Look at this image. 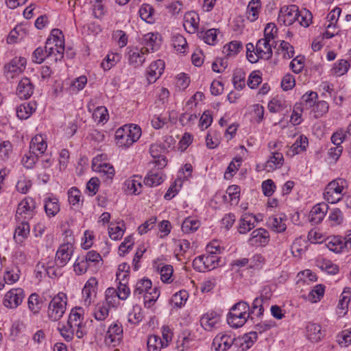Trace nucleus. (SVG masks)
<instances>
[{"label":"nucleus","instance_id":"nucleus-46","mask_svg":"<svg viewBox=\"0 0 351 351\" xmlns=\"http://www.w3.org/2000/svg\"><path fill=\"white\" fill-rule=\"evenodd\" d=\"M283 52V58L285 59H290L293 57L295 51L294 48L288 42L282 40L278 48L277 49L276 53H280V51Z\"/></svg>","mask_w":351,"mask_h":351},{"label":"nucleus","instance_id":"nucleus-53","mask_svg":"<svg viewBox=\"0 0 351 351\" xmlns=\"http://www.w3.org/2000/svg\"><path fill=\"white\" fill-rule=\"evenodd\" d=\"M308 145V138L306 136H300L295 142L292 145L291 149L295 154H299L301 152L306 150Z\"/></svg>","mask_w":351,"mask_h":351},{"label":"nucleus","instance_id":"nucleus-63","mask_svg":"<svg viewBox=\"0 0 351 351\" xmlns=\"http://www.w3.org/2000/svg\"><path fill=\"white\" fill-rule=\"evenodd\" d=\"M19 270L16 267L6 270L4 274L5 282L9 284L16 282L19 278Z\"/></svg>","mask_w":351,"mask_h":351},{"label":"nucleus","instance_id":"nucleus-4","mask_svg":"<svg viewBox=\"0 0 351 351\" xmlns=\"http://www.w3.org/2000/svg\"><path fill=\"white\" fill-rule=\"evenodd\" d=\"M300 12H299L298 7L295 5H290L287 7L281 8L278 22L280 25L289 26L292 25L295 21H299Z\"/></svg>","mask_w":351,"mask_h":351},{"label":"nucleus","instance_id":"nucleus-45","mask_svg":"<svg viewBox=\"0 0 351 351\" xmlns=\"http://www.w3.org/2000/svg\"><path fill=\"white\" fill-rule=\"evenodd\" d=\"M137 176H134L132 179H128L125 182L127 191L132 194H139L141 192L142 184L139 180H136Z\"/></svg>","mask_w":351,"mask_h":351},{"label":"nucleus","instance_id":"nucleus-51","mask_svg":"<svg viewBox=\"0 0 351 351\" xmlns=\"http://www.w3.org/2000/svg\"><path fill=\"white\" fill-rule=\"evenodd\" d=\"M66 295L64 293H59L51 299L48 307H66Z\"/></svg>","mask_w":351,"mask_h":351},{"label":"nucleus","instance_id":"nucleus-26","mask_svg":"<svg viewBox=\"0 0 351 351\" xmlns=\"http://www.w3.org/2000/svg\"><path fill=\"white\" fill-rule=\"evenodd\" d=\"M36 103L28 102L20 105L16 110V115L20 119H26L36 110Z\"/></svg>","mask_w":351,"mask_h":351},{"label":"nucleus","instance_id":"nucleus-17","mask_svg":"<svg viewBox=\"0 0 351 351\" xmlns=\"http://www.w3.org/2000/svg\"><path fill=\"white\" fill-rule=\"evenodd\" d=\"M258 220L256 217L252 214L245 213L239 219L238 231L240 234H246L255 227V223Z\"/></svg>","mask_w":351,"mask_h":351},{"label":"nucleus","instance_id":"nucleus-41","mask_svg":"<svg viewBox=\"0 0 351 351\" xmlns=\"http://www.w3.org/2000/svg\"><path fill=\"white\" fill-rule=\"evenodd\" d=\"M163 182L162 174L161 172H149L144 179L145 185L152 187L160 184Z\"/></svg>","mask_w":351,"mask_h":351},{"label":"nucleus","instance_id":"nucleus-9","mask_svg":"<svg viewBox=\"0 0 351 351\" xmlns=\"http://www.w3.org/2000/svg\"><path fill=\"white\" fill-rule=\"evenodd\" d=\"M232 345L235 346L234 338L230 335H217L213 339L212 350L213 351H226Z\"/></svg>","mask_w":351,"mask_h":351},{"label":"nucleus","instance_id":"nucleus-38","mask_svg":"<svg viewBox=\"0 0 351 351\" xmlns=\"http://www.w3.org/2000/svg\"><path fill=\"white\" fill-rule=\"evenodd\" d=\"M200 226L199 220L188 217L184 219L182 224V230L186 234H190L196 231Z\"/></svg>","mask_w":351,"mask_h":351},{"label":"nucleus","instance_id":"nucleus-47","mask_svg":"<svg viewBox=\"0 0 351 351\" xmlns=\"http://www.w3.org/2000/svg\"><path fill=\"white\" fill-rule=\"evenodd\" d=\"M213 254V253L210 251V254L202 255L206 269L208 270L213 269L219 265L220 258L218 255Z\"/></svg>","mask_w":351,"mask_h":351},{"label":"nucleus","instance_id":"nucleus-32","mask_svg":"<svg viewBox=\"0 0 351 351\" xmlns=\"http://www.w3.org/2000/svg\"><path fill=\"white\" fill-rule=\"evenodd\" d=\"M82 308H71L67 325L71 328H81L83 320V315L77 312V310H82Z\"/></svg>","mask_w":351,"mask_h":351},{"label":"nucleus","instance_id":"nucleus-60","mask_svg":"<svg viewBox=\"0 0 351 351\" xmlns=\"http://www.w3.org/2000/svg\"><path fill=\"white\" fill-rule=\"evenodd\" d=\"M337 342L341 346H348L351 343V328L344 330L337 336Z\"/></svg>","mask_w":351,"mask_h":351},{"label":"nucleus","instance_id":"nucleus-58","mask_svg":"<svg viewBox=\"0 0 351 351\" xmlns=\"http://www.w3.org/2000/svg\"><path fill=\"white\" fill-rule=\"evenodd\" d=\"M38 157L36 154L32 153L29 149V153L23 156L22 162L25 168L32 169L38 161Z\"/></svg>","mask_w":351,"mask_h":351},{"label":"nucleus","instance_id":"nucleus-25","mask_svg":"<svg viewBox=\"0 0 351 351\" xmlns=\"http://www.w3.org/2000/svg\"><path fill=\"white\" fill-rule=\"evenodd\" d=\"M45 210L49 217L56 215L60 209L58 199L56 197H47L45 201Z\"/></svg>","mask_w":351,"mask_h":351},{"label":"nucleus","instance_id":"nucleus-23","mask_svg":"<svg viewBox=\"0 0 351 351\" xmlns=\"http://www.w3.org/2000/svg\"><path fill=\"white\" fill-rule=\"evenodd\" d=\"M47 147V142L41 135H36L32 138L29 145L32 153L36 154L38 156H42L45 152Z\"/></svg>","mask_w":351,"mask_h":351},{"label":"nucleus","instance_id":"nucleus-21","mask_svg":"<svg viewBox=\"0 0 351 351\" xmlns=\"http://www.w3.org/2000/svg\"><path fill=\"white\" fill-rule=\"evenodd\" d=\"M154 268L160 273V279L163 282L170 283L172 282L171 276L173 272V267L170 265H164L163 263H158V261H154Z\"/></svg>","mask_w":351,"mask_h":351},{"label":"nucleus","instance_id":"nucleus-3","mask_svg":"<svg viewBox=\"0 0 351 351\" xmlns=\"http://www.w3.org/2000/svg\"><path fill=\"white\" fill-rule=\"evenodd\" d=\"M253 313L254 311H250V308H248V311H241V308H230L227 317L228 324L232 328H240L245 324L248 319H253L252 316Z\"/></svg>","mask_w":351,"mask_h":351},{"label":"nucleus","instance_id":"nucleus-14","mask_svg":"<svg viewBox=\"0 0 351 351\" xmlns=\"http://www.w3.org/2000/svg\"><path fill=\"white\" fill-rule=\"evenodd\" d=\"M328 210V206L326 203H319L314 206L309 213V221L313 224L319 223L324 218Z\"/></svg>","mask_w":351,"mask_h":351},{"label":"nucleus","instance_id":"nucleus-28","mask_svg":"<svg viewBox=\"0 0 351 351\" xmlns=\"http://www.w3.org/2000/svg\"><path fill=\"white\" fill-rule=\"evenodd\" d=\"M284 162V158L281 153L274 152L272 156L267 161L265 169L267 171H273L276 169L281 167Z\"/></svg>","mask_w":351,"mask_h":351},{"label":"nucleus","instance_id":"nucleus-43","mask_svg":"<svg viewBox=\"0 0 351 351\" xmlns=\"http://www.w3.org/2000/svg\"><path fill=\"white\" fill-rule=\"evenodd\" d=\"M243 48V45L241 42L234 40L231 41L229 44L226 45L223 47V52L227 56H233L237 55L241 49Z\"/></svg>","mask_w":351,"mask_h":351},{"label":"nucleus","instance_id":"nucleus-12","mask_svg":"<svg viewBox=\"0 0 351 351\" xmlns=\"http://www.w3.org/2000/svg\"><path fill=\"white\" fill-rule=\"evenodd\" d=\"M73 246L69 243L61 245L56 254V263L59 267L64 266L73 254Z\"/></svg>","mask_w":351,"mask_h":351},{"label":"nucleus","instance_id":"nucleus-31","mask_svg":"<svg viewBox=\"0 0 351 351\" xmlns=\"http://www.w3.org/2000/svg\"><path fill=\"white\" fill-rule=\"evenodd\" d=\"M286 220L285 215L283 217L273 216L269 219L268 223L269 226L276 232H283L287 229V226L285 223Z\"/></svg>","mask_w":351,"mask_h":351},{"label":"nucleus","instance_id":"nucleus-24","mask_svg":"<svg viewBox=\"0 0 351 351\" xmlns=\"http://www.w3.org/2000/svg\"><path fill=\"white\" fill-rule=\"evenodd\" d=\"M17 222L19 225L15 230L14 238L16 241L22 242L29 234V225L28 221L21 220Z\"/></svg>","mask_w":351,"mask_h":351},{"label":"nucleus","instance_id":"nucleus-55","mask_svg":"<svg viewBox=\"0 0 351 351\" xmlns=\"http://www.w3.org/2000/svg\"><path fill=\"white\" fill-rule=\"evenodd\" d=\"M93 117L95 121L99 123L107 121L108 119V113L106 107L99 106L93 113Z\"/></svg>","mask_w":351,"mask_h":351},{"label":"nucleus","instance_id":"nucleus-36","mask_svg":"<svg viewBox=\"0 0 351 351\" xmlns=\"http://www.w3.org/2000/svg\"><path fill=\"white\" fill-rule=\"evenodd\" d=\"M114 136L117 144L119 147L127 148L131 145L130 138H128V134H126L123 127L117 129Z\"/></svg>","mask_w":351,"mask_h":351},{"label":"nucleus","instance_id":"nucleus-52","mask_svg":"<svg viewBox=\"0 0 351 351\" xmlns=\"http://www.w3.org/2000/svg\"><path fill=\"white\" fill-rule=\"evenodd\" d=\"M350 67L349 62L346 60H341L336 62L332 67V72L339 76L346 73Z\"/></svg>","mask_w":351,"mask_h":351},{"label":"nucleus","instance_id":"nucleus-16","mask_svg":"<svg viewBox=\"0 0 351 351\" xmlns=\"http://www.w3.org/2000/svg\"><path fill=\"white\" fill-rule=\"evenodd\" d=\"M24 298L21 289H14L9 291L4 297L3 305L8 307L14 304L16 307L21 305Z\"/></svg>","mask_w":351,"mask_h":351},{"label":"nucleus","instance_id":"nucleus-20","mask_svg":"<svg viewBox=\"0 0 351 351\" xmlns=\"http://www.w3.org/2000/svg\"><path fill=\"white\" fill-rule=\"evenodd\" d=\"M199 18L197 12H188L184 17V27L189 33H195L199 26Z\"/></svg>","mask_w":351,"mask_h":351},{"label":"nucleus","instance_id":"nucleus-18","mask_svg":"<svg viewBox=\"0 0 351 351\" xmlns=\"http://www.w3.org/2000/svg\"><path fill=\"white\" fill-rule=\"evenodd\" d=\"M45 43L47 44V47H48L47 49L49 50V53L51 50L54 51V47L64 46V38L62 31L59 29H52Z\"/></svg>","mask_w":351,"mask_h":351},{"label":"nucleus","instance_id":"nucleus-11","mask_svg":"<svg viewBox=\"0 0 351 351\" xmlns=\"http://www.w3.org/2000/svg\"><path fill=\"white\" fill-rule=\"evenodd\" d=\"M269 241V234L264 228L254 230L250 234L248 243L251 245H265Z\"/></svg>","mask_w":351,"mask_h":351},{"label":"nucleus","instance_id":"nucleus-40","mask_svg":"<svg viewBox=\"0 0 351 351\" xmlns=\"http://www.w3.org/2000/svg\"><path fill=\"white\" fill-rule=\"evenodd\" d=\"M123 127L126 134H128V138H130L131 145L139 139L141 135V129L139 126L136 125H125Z\"/></svg>","mask_w":351,"mask_h":351},{"label":"nucleus","instance_id":"nucleus-22","mask_svg":"<svg viewBox=\"0 0 351 351\" xmlns=\"http://www.w3.org/2000/svg\"><path fill=\"white\" fill-rule=\"evenodd\" d=\"M328 247L330 250L338 253L342 252L343 249L350 250L351 242H345V239L342 237L335 236L328 242Z\"/></svg>","mask_w":351,"mask_h":351},{"label":"nucleus","instance_id":"nucleus-44","mask_svg":"<svg viewBox=\"0 0 351 351\" xmlns=\"http://www.w3.org/2000/svg\"><path fill=\"white\" fill-rule=\"evenodd\" d=\"M271 295V289L269 287H265L261 296L254 299L252 307H263L264 304L269 305L267 304V302L269 300Z\"/></svg>","mask_w":351,"mask_h":351},{"label":"nucleus","instance_id":"nucleus-13","mask_svg":"<svg viewBox=\"0 0 351 351\" xmlns=\"http://www.w3.org/2000/svg\"><path fill=\"white\" fill-rule=\"evenodd\" d=\"M34 86L28 77L22 78L17 86L16 95L21 99H27L33 94Z\"/></svg>","mask_w":351,"mask_h":351},{"label":"nucleus","instance_id":"nucleus-37","mask_svg":"<svg viewBox=\"0 0 351 351\" xmlns=\"http://www.w3.org/2000/svg\"><path fill=\"white\" fill-rule=\"evenodd\" d=\"M188 298L189 293L186 291H180L172 296L170 304L174 307H181L185 304Z\"/></svg>","mask_w":351,"mask_h":351},{"label":"nucleus","instance_id":"nucleus-50","mask_svg":"<svg viewBox=\"0 0 351 351\" xmlns=\"http://www.w3.org/2000/svg\"><path fill=\"white\" fill-rule=\"evenodd\" d=\"M119 55L118 53H112L108 55L101 63V67L104 71L110 70L119 60Z\"/></svg>","mask_w":351,"mask_h":351},{"label":"nucleus","instance_id":"nucleus-42","mask_svg":"<svg viewBox=\"0 0 351 351\" xmlns=\"http://www.w3.org/2000/svg\"><path fill=\"white\" fill-rule=\"evenodd\" d=\"M106 301L108 307H116L119 304L120 300L117 290L114 288L110 287L106 291Z\"/></svg>","mask_w":351,"mask_h":351},{"label":"nucleus","instance_id":"nucleus-57","mask_svg":"<svg viewBox=\"0 0 351 351\" xmlns=\"http://www.w3.org/2000/svg\"><path fill=\"white\" fill-rule=\"evenodd\" d=\"M232 82L236 89L242 90L245 86V73L241 70L237 71L233 75Z\"/></svg>","mask_w":351,"mask_h":351},{"label":"nucleus","instance_id":"nucleus-61","mask_svg":"<svg viewBox=\"0 0 351 351\" xmlns=\"http://www.w3.org/2000/svg\"><path fill=\"white\" fill-rule=\"evenodd\" d=\"M276 33L277 27L276 25L274 23H269L266 25L265 28L263 39L270 42L271 40L275 38L276 36Z\"/></svg>","mask_w":351,"mask_h":351},{"label":"nucleus","instance_id":"nucleus-56","mask_svg":"<svg viewBox=\"0 0 351 351\" xmlns=\"http://www.w3.org/2000/svg\"><path fill=\"white\" fill-rule=\"evenodd\" d=\"M319 267L322 270L325 271L328 274L334 275L339 271L338 266L328 260H324L320 262Z\"/></svg>","mask_w":351,"mask_h":351},{"label":"nucleus","instance_id":"nucleus-64","mask_svg":"<svg viewBox=\"0 0 351 351\" xmlns=\"http://www.w3.org/2000/svg\"><path fill=\"white\" fill-rule=\"evenodd\" d=\"M262 82L261 75L259 71H253L249 76L247 80V85L251 88H256Z\"/></svg>","mask_w":351,"mask_h":351},{"label":"nucleus","instance_id":"nucleus-15","mask_svg":"<svg viewBox=\"0 0 351 351\" xmlns=\"http://www.w3.org/2000/svg\"><path fill=\"white\" fill-rule=\"evenodd\" d=\"M256 54L259 59L270 60L273 55L272 44L265 39H259L256 45Z\"/></svg>","mask_w":351,"mask_h":351},{"label":"nucleus","instance_id":"nucleus-30","mask_svg":"<svg viewBox=\"0 0 351 351\" xmlns=\"http://www.w3.org/2000/svg\"><path fill=\"white\" fill-rule=\"evenodd\" d=\"M47 48L48 47H47L46 43L45 48H43L41 47L36 48L32 54L33 62L37 64H41L45 61V60L47 58L51 56L52 54L54 53V51L51 50V51H50L49 53V50H48Z\"/></svg>","mask_w":351,"mask_h":351},{"label":"nucleus","instance_id":"nucleus-39","mask_svg":"<svg viewBox=\"0 0 351 351\" xmlns=\"http://www.w3.org/2000/svg\"><path fill=\"white\" fill-rule=\"evenodd\" d=\"M93 168H95V171L99 172L100 173H103V176H106L107 180H112L114 176V169L108 163H101L98 166H96L93 163Z\"/></svg>","mask_w":351,"mask_h":351},{"label":"nucleus","instance_id":"nucleus-19","mask_svg":"<svg viewBox=\"0 0 351 351\" xmlns=\"http://www.w3.org/2000/svg\"><path fill=\"white\" fill-rule=\"evenodd\" d=\"M165 69V62L162 60H158L152 62L147 71V81L149 84L154 83L161 75Z\"/></svg>","mask_w":351,"mask_h":351},{"label":"nucleus","instance_id":"nucleus-1","mask_svg":"<svg viewBox=\"0 0 351 351\" xmlns=\"http://www.w3.org/2000/svg\"><path fill=\"white\" fill-rule=\"evenodd\" d=\"M343 179H337L330 182L324 192V199L330 204H335L341 200L343 190Z\"/></svg>","mask_w":351,"mask_h":351},{"label":"nucleus","instance_id":"nucleus-27","mask_svg":"<svg viewBox=\"0 0 351 351\" xmlns=\"http://www.w3.org/2000/svg\"><path fill=\"white\" fill-rule=\"evenodd\" d=\"M68 201L69 204L79 208L83 204V199H82V193L75 186L71 187L67 193Z\"/></svg>","mask_w":351,"mask_h":351},{"label":"nucleus","instance_id":"nucleus-7","mask_svg":"<svg viewBox=\"0 0 351 351\" xmlns=\"http://www.w3.org/2000/svg\"><path fill=\"white\" fill-rule=\"evenodd\" d=\"M161 36L158 33H148L143 38L145 47L141 48L142 53H148L157 51L161 45Z\"/></svg>","mask_w":351,"mask_h":351},{"label":"nucleus","instance_id":"nucleus-34","mask_svg":"<svg viewBox=\"0 0 351 351\" xmlns=\"http://www.w3.org/2000/svg\"><path fill=\"white\" fill-rule=\"evenodd\" d=\"M152 284L151 280L147 278H143L138 280L136 282L134 290V295L140 298L142 294L149 293V291L152 289Z\"/></svg>","mask_w":351,"mask_h":351},{"label":"nucleus","instance_id":"nucleus-6","mask_svg":"<svg viewBox=\"0 0 351 351\" xmlns=\"http://www.w3.org/2000/svg\"><path fill=\"white\" fill-rule=\"evenodd\" d=\"M123 339V328L117 324L111 325L106 332L104 343L108 346L116 347Z\"/></svg>","mask_w":351,"mask_h":351},{"label":"nucleus","instance_id":"nucleus-10","mask_svg":"<svg viewBox=\"0 0 351 351\" xmlns=\"http://www.w3.org/2000/svg\"><path fill=\"white\" fill-rule=\"evenodd\" d=\"M324 331L322 330L321 326L313 322H308L306 326L305 336L312 343L320 341L324 337Z\"/></svg>","mask_w":351,"mask_h":351},{"label":"nucleus","instance_id":"nucleus-59","mask_svg":"<svg viewBox=\"0 0 351 351\" xmlns=\"http://www.w3.org/2000/svg\"><path fill=\"white\" fill-rule=\"evenodd\" d=\"M286 107L285 101L276 98L272 99L269 104L268 108L271 112H278L283 110Z\"/></svg>","mask_w":351,"mask_h":351},{"label":"nucleus","instance_id":"nucleus-8","mask_svg":"<svg viewBox=\"0 0 351 351\" xmlns=\"http://www.w3.org/2000/svg\"><path fill=\"white\" fill-rule=\"evenodd\" d=\"M257 339V332H249L234 338L235 346L238 347L239 351H245L252 347Z\"/></svg>","mask_w":351,"mask_h":351},{"label":"nucleus","instance_id":"nucleus-48","mask_svg":"<svg viewBox=\"0 0 351 351\" xmlns=\"http://www.w3.org/2000/svg\"><path fill=\"white\" fill-rule=\"evenodd\" d=\"M145 53H141V49L139 51L136 49L130 53L129 56V62L131 65H133L134 67H137L141 66L143 63L145 62L144 55Z\"/></svg>","mask_w":351,"mask_h":351},{"label":"nucleus","instance_id":"nucleus-35","mask_svg":"<svg viewBox=\"0 0 351 351\" xmlns=\"http://www.w3.org/2000/svg\"><path fill=\"white\" fill-rule=\"evenodd\" d=\"M148 351H160L165 346V342L157 335H149L147 341Z\"/></svg>","mask_w":351,"mask_h":351},{"label":"nucleus","instance_id":"nucleus-62","mask_svg":"<svg viewBox=\"0 0 351 351\" xmlns=\"http://www.w3.org/2000/svg\"><path fill=\"white\" fill-rule=\"evenodd\" d=\"M314 112L315 118H319L328 111L329 105L325 101H319L315 104Z\"/></svg>","mask_w":351,"mask_h":351},{"label":"nucleus","instance_id":"nucleus-2","mask_svg":"<svg viewBox=\"0 0 351 351\" xmlns=\"http://www.w3.org/2000/svg\"><path fill=\"white\" fill-rule=\"evenodd\" d=\"M36 202L31 197L24 198L18 205L15 218L16 221H29L35 214Z\"/></svg>","mask_w":351,"mask_h":351},{"label":"nucleus","instance_id":"nucleus-5","mask_svg":"<svg viewBox=\"0 0 351 351\" xmlns=\"http://www.w3.org/2000/svg\"><path fill=\"white\" fill-rule=\"evenodd\" d=\"M221 311L210 310L202 316L200 319L201 326L205 330L210 331L217 328L221 321Z\"/></svg>","mask_w":351,"mask_h":351},{"label":"nucleus","instance_id":"nucleus-29","mask_svg":"<svg viewBox=\"0 0 351 351\" xmlns=\"http://www.w3.org/2000/svg\"><path fill=\"white\" fill-rule=\"evenodd\" d=\"M26 59L24 58H14L5 66L8 71L13 73H21L25 68Z\"/></svg>","mask_w":351,"mask_h":351},{"label":"nucleus","instance_id":"nucleus-33","mask_svg":"<svg viewBox=\"0 0 351 351\" xmlns=\"http://www.w3.org/2000/svg\"><path fill=\"white\" fill-rule=\"evenodd\" d=\"M261 8L260 0H252L247 8V17L250 21H255L258 19Z\"/></svg>","mask_w":351,"mask_h":351},{"label":"nucleus","instance_id":"nucleus-49","mask_svg":"<svg viewBox=\"0 0 351 351\" xmlns=\"http://www.w3.org/2000/svg\"><path fill=\"white\" fill-rule=\"evenodd\" d=\"M154 8L149 4L143 5L139 9V15L140 17L146 22L151 23H152L153 19V13Z\"/></svg>","mask_w":351,"mask_h":351},{"label":"nucleus","instance_id":"nucleus-54","mask_svg":"<svg viewBox=\"0 0 351 351\" xmlns=\"http://www.w3.org/2000/svg\"><path fill=\"white\" fill-rule=\"evenodd\" d=\"M324 294V286L322 285H317L309 293L308 298L313 302L320 300Z\"/></svg>","mask_w":351,"mask_h":351}]
</instances>
